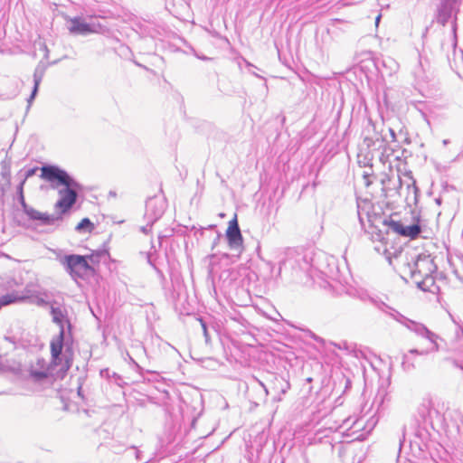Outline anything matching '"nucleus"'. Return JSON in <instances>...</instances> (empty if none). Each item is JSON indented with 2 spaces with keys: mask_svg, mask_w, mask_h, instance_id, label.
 <instances>
[{
  "mask_svg": "<svg viewBox=\"0 0 463 463\" xmlns=\"http://www.w3.org/2000/svg\"><path fill=\"white\" fill-rule=\"evenodd\" d=\"M410 353L403 354L402 366L404 371L410 372L414 368V364L411 362L409 357Z\"/></svg>",
  "mask_w": 463,
  "mask_h": 463,
  "instance_id": "22",
  "label": "nucleus"
},
{
  "mask_svg": "<svg viewBox=\"0 0 463 463\" xmlns=\"http://www.w3.org/2000/svg\"><path fill=\"white\" fill-rule=\"evenodd\" d=\"M37 91H38V88L36 87H33V91H32V94L31 96L28 98L27 101L29 103V105L32 103V101L33 100V99L35 98L36 94H37Z\"/></svg>",
  "mask_w": 463,
  "mask_h": 463,
  "instance_id": "28",
  "label": "nucleus"
},
{
  "mask_svg": "<svg viewBox=\"0 0 463 463\" xmlns=\"http://www.w3.org/2000/svg\"><path fill=\"white\" fill-rule=\"evenodd\" d=\"M5 341H10L9 337H5Z\"/></svg>",
  "mask_w": 463,
  "mask_h": 463,
  "instance_id": "41",
  "label": "nucleus"
},
{
  "mask_svg": "<svg viewBox=\"0 0 463 463\" xmlns=\"http://www.w3.org/2000/svg\"><path fill=\"white\" fill-rule=\"evenodd\" d=\"M384 224L388 225V227L394 232L402 235L404 232V225L401 222L393 221V220H385Z\"/></svg>",
  "mask_w": 463,
  "mask_h": 463,
  "instance_id": "19",
  "label": "nucleus"
},
{
  "mask_svg": "<svg viewBox=\"0 0 463 463\" xmlns=\"http://www.w3.org/2000/svg\"><path fill=\"white\" fill-rule=\"evenodd\" d=\"M449 141L448 139H444V140H443V144H444L445 146H446V145H448V144H449Z\"/></svg>",
  "mask_w": 463,
  "mask_h": 463,
  "instance_id": "37",
  "label": "nucleus"
},
{
  "mask_svg": "<svg viewBox=\"0 0 463 463\" xmlns=\"http://www.w3.org/2000/svg\"><path fill=\"white\" fill-rule=\"evenodd\" d=\"M165 203L160 197H151L146 201L145 219L153 225L164 214Z\"/></svg>",
  "mask_w": 463,
  "mask_h": 463,
  "instance_id": "10",
  "label": "nucleus"
},
{
  "mask_svg": "<svg viewBox=\"0 0 463 463\" xmlns=\"http://www.w3.org/2000/svg\"><path fill=\"white\" fill-rule=\"evenodd\" d=\"M252 74H253V75H255V76H256V77H258V78H261V79H262V77H261V76H260V75H258V74H257V72H252Z\"/></svg>",
  "mask_w": 463,
  "mask_h": 463,
  "instance_id": "38",
  "label": "nucleus"
},
{
  "mask_svg": "<svg viewBox=\"0 0 463 463\" xmlns=\"http://www.w3.org/2000/svg\"><path fill=\"white\" fill-rule=\"evenodd\" d=\"M417 287L423 290V291H429L433 292V288L435 287V279L432 275H429L426 277H422L419 279V280H412Z\"/></svg>",
  "mask_w": 463,
  "mask_h": 463,
  "instance_id": "16",
  "label": "nucleus"
},
{
  "mask_svg": "<svg viewBox=\"0 0 463 463\" xmlns=\"http://www.w3.org/2000/svg\"><path fill=\"white\" fill-rule=\"evenodd\" d=\"M219 239H220V235H218L217 238L215 239L213 247H214L217 244V241H219Z\"/></svg>",
  "mask_w": 463,
  "mask_h": 463,
  "instance_id": "35",
  "label": "nucleus"
},
{
  "mask_svg": "<svg viewBox=\"0 0 463 463\" xmlns=\"http://www.w3.org/2000/svg\"><path fill=\"white\" fill-rule=\"evenodd\" d=\"M364 144L368 148H381L387 142L380 131L376 129L372 119L368 120L367 126L364 128Z\"/></svg>",
  "mask_w": 463,
  "mask_h": 463,
  "instance_id": "9",
  "label": "nucleus"
},
{
  "mask_svg": "<svg viewBox=\"0 0 463 463\" xmlns=\"http://www.w3.org/2000/svg\"><path fill=\"white\" fill-rule=\"evenodd\" d=\"M420 416L424 420H432L434 418H439L441 415L439 404L430 398H424L418 408Z\"/></svg>",
  "mask_w": 463,
  "mask_h": 463,
  "instance_id": "12",
  "label": "nucleus"
},
{
  "mask_svg": "<svg viewBox=\"0 0 463 463\" xmlns=\"http://www.w3.org/2000/svg\"><path fill=\"white\" fill-rule=\"evenodd\" d=\"M420 232H421V229L419 224H412V225L404 227V232L402 234V236L409 237L411 239H415L419 236Z\"/></svg>",
  "mask_w": 463,
  "mask_h": 463,
  "instance_id": "18",
  "label": "nucleus"
},
{
  "mask_svg": "<svg viewBox=\"0 0 463 463\" xmlns=\"http://www.w3.org/2000/svg\"><path fill=\"white\" fill-rule=\"evenodd\" d=\"M60 263L73 279H86L95 275V268L89 263L85 255L70 254L60 259Z\"/></svg>",
  "mask_w": 463,
  "mask_h": 463,
  "instance_id": "4",
  "label": "nucleus"
},
{
  "mask_svg": "<svg viewBox=\"0 0 463 463\" xmlns=\"http://www.w3.org/2000/svg\"><path fill=\"white\" fill-rule=\"evenodd\" d=\"M41 178L49 182H57L58 185H63L65 188L59 191L61 198L55 204V208L60 209L61 213L70 210L77 200V191L80 189V184L72 179L69 174L56 165H44L41 168Z\"/></svg>",
  "mask_w": 463,
  "mask_h": 463,
  "instance_id": "1",
  "label": "nucleus"
},
{
  "mask_svg": "<svg viewBox=\"0 0 463 463\" xmlns=\"http://www.w3.org/2000/svg\"><path fill=\"white\" fill-rule=\"evenodd\" d=\"M37 171V168L34 167V168H31V169H28L24 175V178L23 180H24V182L26 181L27 178L33 176L35 172Z\"/></svg>",
  "mask_w": 463,
  "mask_h": 463,
  "instance_id": "27",
  "label": "nucleus"
},
{
  "mask_svg": "<svg viewBox=\"0 0 463 463\" xmlns=\"http://www.w3.org/2000/svg\"><path fill=\"white\" fill-rule=\"evenodd\" d=\"M51 315L52 321L60 326L59 335H56L51 342V354L52 363L55 365H61V370L67 371L71 363L66 354H62V348L64 345V321H65V311L60 307H51Z\"/></svg>",
  "mask_w": 463,
  "mask_h": 463,
  "instance_id": "2",
  "label": "nucleus"
},
{
  "mask_svg": "<svg viewBox=\"0 0 463 463\" xmlns=\"http://www.w3.org/2000/svg\"><path fill=\"white\" fill-rule=\"evenodd\" d=\"M94 228L93 223L90 222L89 218L82 219L76 226L75 230L77 232H91Z\"/></svg>",
  "mask_w": 463,
  "mask_h": 463,
  "instance_id": "20",
  "label": "nucleus"
},
{
  "mask_svg": "<svg viewBox=\"0 0 463 463\" xmlns=\"http://www.w3.org/2000/svg\"><path fill=\"white\" fill-rule=\"evenodd\" d=\"M199 321H200V324H201L202 328H203V335L205 337V341L208 342L210 337H209V333H208V330H207L206 323L203 320V318H199Z\"/></svg>",
  "mask_w": 463,
  "mask_h": 463,
  "instance_id": "25",
  "label": "nucleus"
},
{
  "mask_svg": "<svg viewBox=\"0 0 463 463\" xmlns=\"http://www.w3.org/2000/svg\"><path fill=\"white\" fill-rule=\"evenodd\" d=\"M340 426H341V425H337V426H335V427H329V430H330L331 431H333V430H336Z\"/></svg>",
  "mask_w": 463,
  "mask_h": 463,
  "instance_id": "33",
  "label": "nucleus"
},
{
  "mask_svg": "<svg viewBox=\"0 0 463 463\" xmlns=\"http://www.w3.org/2000/svg\"><path fill=\"white\" fill-rule=\"evenodd\" d=\"M405 436V427L402 428V439H400V447L402 446Z\"/></svg>",
  "mask_w": 463,
  "mask_h": 463,
  "instance_id": "32",
  "label": "nucleus"
},
{
  "mask_svg": "<svg viewBox=\"0 0 463 463\" xmlns=\"http://www.w3.org/2000/svg\"><path fill=\"white\" fill-rule=\"evenodd\" d=\"M436 202H437V203L439 204L440 203V199H437Z\"/></svg>",
  "mask_w": 463,
  "mask_h": 463,
  "instance_id": "40",
  "label": "nucleus"
},
{
  "mask_svg": "<svg viewBox=\"0 0 463 463\" xmlns=\"http://www.w3.org/2000/svg\"><path fill=\"white\" fill-rule=\"evenodd\" d=\"M86 259H88L89 263L95 268L96 265H99L101 261H105L108 258H109V253L106 250H95L90 254L85 255Z\"/></svg>",
  "mask_w": 463,
  "mask_h": 463,
  "instance_id": "15",
  "label": "nucleus"
},
{
  "mask_svg": "<svg viewBox=\"0 0 463 463\" xmlns=\"http://www.w3.org/2000/svg\"><path fill=\"white\" fill-rule=\"evenodd\" d=\"M37 364L40 365V369H34L33 367L30 370V375L36 381H41L48 377V369L45 368V361L39 359Z\"/></svg>",
  "mask_w": 463,
  "mask_h": 463,
  "instance_id": "17",
  "label": "nucleus"
},
{
  "mask_svg": "<svg viewBox=\"0 0 463 463\" xmlns=\"http://www.w3.org/2000/svg\"><path fill=\"white\" fill-rule=\"evenodd\" d=\"M386 392L385 390H382V391H379L376 397H375V400H374V403L375 402H378V406L380 407L383 402H384V397L386 396Z\"/></svg>",
  "mask_w": 463,
  "mask_h": 463,
  "instance_id": "24",
  "label": "nucleus"
},
{
  "mask_svg": "<svg viewBox=\"0 0 463 463\" xmlns=\"http://www.w3.org/2000/svg\"><path fill=\"white\" fill-rule=\"evenodd\" d=\"M414 75L418 80L422 82L429 81L432 77L431 66L429 60L426 57L420 55L419 64L414 70Z\"/></svg>",
  "mask_w": 463,
  "mask_h": 463,
  "instance_id": "14",
  "label": "nucleus"
},
{
  "mask_svg": "<svg viewBox=\"0 0 463 463\" xmlns=\"http://www.w3.org/2000/svg\"><path fill=\"white\" fill-rule=\"evenodd\" d=\"M438 23L445 25L449 20L458 12V0H439ZM456 21V19H454ZM453 30L456 31V22H453Z\"/></svg>",
  "mask_w": 463,
  "mask_h": 463,
  "instance_id": "7",
  "label": "nucleus"
},
{
  "mask_svg": "<svg viewBox=\"0 0 463 463\" xmlns=\"http://www.w3.org/2000/svg\"><path fill=\"white\" fill-rule=\"evenodd\" d=\"M226 238L228 241L229 247L232 250H238L239 252L242 250L243 239L237 222L236 215L232 220L229 222V226L226 231Z\"/></svg>",
  "mask_w": 463,
  "mask_h": 463,
  "instance_id": "11",
  "label": "nucleus"
},
{
  "mask_svg": "<svg viewBox=\"0 0 463 463\" xmlns=\"http://www.w3.org/2000/svg\"><path fill=\"white\" fill-rule=\"evenodd\" d=\"M70 25L68 29L71 33L77 35H88L99 33L101 25L98 23H87L81 16H76L69 19Z\"/></svg>",
  "mask_w": 463,
  "mask_h": 463,
  "instance_id": "6",
  "label": "nucleus"
},
{
  "mask_svg": "<svg viewBox=\"0 0 463 463\" xmlns=\"http://www.w3.org/2000/svg\"><path fill=\"white\" fill-rule=\"evenodd\" d=\"M389 132H390V135L392 137V141L395 142L396 141V134H395L394 130L392 128H389Z\"/></svg>",
  "mask_w": 463,
  "mask_h": 463,
  "instance_id": "31",
  "label": "nucleus"
},
{
  "mask_svg": "<svg viewBox=\"0 0 463 463\" xmlns=\"http://www.w3.org/2000/svg\"><path fill=\"white\" fill-rule=\"evenodd\" d=\"M380 18H381V16H380V15H378V16L376 17V21H375V22H376V24H378V22L380 21Z\"/></svg>",
  "mask_w": 463,
  "mask_h": 463,
  "instance_id": "39",
  "label": "nucleus"
},
{
  "mask_svg": "<svg viewBox=\"0 0 463 463\" xmlns=\"http://www.w3.org/2000/svg\"><path fill=\"white\" fill-rule=\"evenodd\" d=\"M260 383V385L264 388L265 392L268 394V393H269V392H268L267 387H266L262 383Z\"/></svg>",
  "mask_w": 463,
  "mask_h": 463,
  "instance_id": "34",
  "label": "nucleus"
},
{
  "mask_svg": "<svg viewBox=\"0 0 463 463\" xmlns=\"http://www.w3.org/2000/svg\"><path fill=\"white\" fill-rule=\"evenodd\" d=\"M364 180H365V184L368 186L371 184L372 181L370 180V177L372 176V174L371 173H368V172H364V175H363Z\"/></svg>",
  "mask_w": 463,
  "mask_h": 463,
  "instance_id": "29",
  "label": "nucleus"
},
{
  "mask_svg": "<svg viewBox=\"0 0 463 463\" xmlns=\"http://www.w3.org/2000/svg\"><path fill=\"white\" fill-rule=\"evenodd\" d=\"M406 186L405 200L408 204H416L418 203L419 188L416 185V180L414 179L411 172H406L403 175V178L399 176V187L398 193L401 194L403 188Z\"/></svg>",
  "mask_w": 463,
  "mask_h": 463,
  "instance_id": "8",
  "label": "nucleus"
},
{
  "mask_svg": "<svg viewBox=\"0 0 463 463\" xmlns=\"http://www.w3.org/2000/svg\"><path fill=\"white\" fill-rule=\"evenodd\" d=\"M359 221H360L361 224L364 225V221L360 214H359Z\"/></svg>",
  "mask_w": 463,
  "mask_h": 463,
  "instance_id": "36",
  "label": "nucleus"
},
{
  "mask_svg": "<svg viewBox=\"0 0 463 463\" xmlns=\"http://www.w3.org/2000/svg\"><path fill=\"white\" fill-rule=\"evenodd\" d=\"M24 213L31 219L35 221H40L42 224L44 225H53L57 222L61 220V215H50L44 213H40L39 211L29 206Z\"/></svg>",
  "mask_w": 463,
  "mask_h": 463,
  "instance_id": "13",
  "label": "nucleus"
},
{
  "mask_svg": "<svg viewBox=\"0 0 463 463\" xmlns=\"http://www.w3.org/2000/svg\"><path fill=\"white\" fill-rule=\"evenodd\" d=\"M389 315L392 317H393L396 321L401 323L402 326H404L406 328H408L410 331L413 332L418 336L427 339L430 342V346L424 350H418V349L409 350V353L411 354L426 355L430 353L439 351V346L437 342V340L439 339L438 335H436L435 333L429 330L425 325L416 322V321H413V320H411L395 310H392V312H390Z\"/></svg>",
  "mask_w": 463,
  "mask_h": 463,
  "instance_id": "3",
  "label": "nucleus"
},
{
  "mask_svg": "<svg viewBox=\"0 0 463 463\" xmlns=\"http://www.w3.org/2000/svg\"><path fill=\"white\" fill-rule=\"evenodd\" d=\"M24 184V180H22V182L20 183V184L18 186L17 191L19 194V202L22 205L23 211L24 212L29 207V205L25 203V200H24V193H23Z\"/></svg>",
  "mask_w": 463,
  "mask_h": 463,
  "instance_id": "23",
  "label": "nucleus"
},
{
  "mask_svg": "<svg viewBox=\"0 0 463 463\" xmlns=\"http://www.w3.org/2000/svg\"><path fill=\"white\" fill-rule=\"evenodd\" d=\"M152 226L153 225H151L150 222H147L146 225L140 227V232L145 233V234H148L151 232Z\"/></svg>",
  "mask_w": 463,
  "mask_h": 463,
  "instance_id": "26",
  "label": "nucleus"
},
{
  "mask_svg": "<svg viewBox=\"0 0 463 463\" xmlns=\"http://www.w3.org/2000/svg\"><path fill=\"white\" fill-rule=\"evenodd\" d=\"M437 269L433 259L430 255H419L412 265H409L411 279L419 280L422 277L432 275Z\"/></svg>",
  "mask_w": 463,
  "mask_h": 463,
  "instance_id": "5",
  "label": "nucleus"
},
{
  "mask_svg": "<svg viewBox=\"0 0 463 463\" xmlns=\"http://www.w3.org/2000/svg\"><path fill=\"white\" fill-rule=\"evenodd\" d=\"M334 345L336 346L339 349L349 350V346H348L346 342H343V343H340V344H334Z\"/></svg>",
  "mask_w": 463,
  "mask_h": 463,
  "instance_id": "30",
  "label": "nucleus"
},
{
  "mask_svg": "<svg viewBox=\"0 0 463 463\" xmlns=\"http://www.w3.org/2000/svg\"><path fill=\"white\" fill-rule=\"evenodd\" d=\"M44 75V68L41 66H37L33 72V87L39 88V85Z\"/></svg>",
  "mask_w": 463,
  "mask_h": 463,
  "instance_id": "21",
  "label": "nucleus"
}]
</instances>
